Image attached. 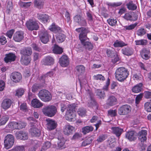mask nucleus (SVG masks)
Returning <instances> with one entry per match:
<instances>
[{
  "instance_id": "f257e3e1",
  "label": "nucleus",
  "mask_w": 151,
  "mask_h": 151,
  "mask_svg": "<svg viewBox=\"0 0 151 151\" xmlns=\"http://www.w3.org/2000/svg\"><path fill=\"white\" fill-rule=\"evenodd\" d=\"M76 31L80 32L79 35V39L82 45L86 49L91 50L93 48L92 44L88 41V39L87 37V34L89 32L87 29L84 27L79 28L76 29Z\"/></svg>"
},
{
  "instance_id": "f03ea898",
  "label": "nucleus",
  "mask_w": 151,
  "mask_h": 151,
  "mask_svg": "<svg viewBox=\"0 0 151 151\" xmlns=\"http://www.w3.org/2000/svg\"><path fill=\"white\" fill-rule=\"evenodd\" d=\"M129 75V72L124 67L118 68L115 72V77L119 81H122L125 80Z\"/></svg>"
},
{
  "instance_id": "7ed1b4c3",
  "label": "nucleus",
  "mask_w": 151,
  "mask_h": 151,
  "mask_svg": "<svg viewBox=\"0 0 151 151\" xmlns=\"http://www.w3.org/2000/svg\"><path fill=\"white\" fill-rule=\"evenodd\" d=\"M75 107V104L70 105L68 106L65 114V118L67 120L70 122L74 121L76 120Z\"/></svg>"
},
{
  "instance_id": "20e7f679",
  "label": "nucleus",
  "mask_w": 151,
  "mask_h": 151,
  "mask_svg": "<svg viewBox=\"0 0 151 151\" xmlns=\"http://www.w3.org/2000/svg\"><path fill=\"white\" fill-rule=\"evenodd\" d=\"M57 111L56 107L53 105L45 106L42 109L43 114L45 115L50 117L54 116L56 113Z\"/></svg>"
},
{
  "instance_id": "39448f33",
  "label": "nucleus",
  "mask_w": 151,
  "mask_h": 151,
  "mask_svg": "<svg viewBox=\"0 0 151 151\" xmlns=\"http://www.w3.org/2000/svg\"><path fill=\"white\" fill-rule=\"evenodd\" d=\"M38 96L42 101L45 102L49 101L52 98L50 93L45 89L40 90L38 93Z\"/></svg>"
},
{
  "instance_id": "423d86ee",
  "label": "nucleus",
  "mask_w": 151,
  "mask_h": 151,
  "mask_svg": "<svg viewBox=\"0 0 151 151\" xmlns=\"http://www.w3.org/2000/svg\"><path fill=\"white\" fill-rule=\"evenodd\" d=\"M76 69L77 75L78 76V79L80 81V84H85L86 83V80L85 79L84 81H82L80 76L83 75L85 70V68L83 65H78L76 66Z\"/></svg>"
},
{
  "instance_id": "0eeeda50",
  "label": "nucleus",
  "mask_w": 151,
  "mask_h": 151,
  "mask_svg": "<svg viewBox=\"0 0 151 151\" xmlns=\"http://www.w3.org/2000/svg\"><path fill=\"white\" fill-rule=\"evenodd\" d=\"M26 25L29 30H37L39 28L38 22L34 20H29L27 22Z\"/></svg>"
},
{
  "instance_id": "6e6552de",
  "label": "nucleus",
  "mask_w": 151,
  "mask_h": 151,
  "mask_svg": "<svg viewBox=\"0 0 151 151\" xmlns=\"http://www.w3.org/2000/svg\"><path fill=\"white\" fill-rule=\"evenodd\" d=\"M14 141L13 136L11 134H9L5 137L4 141V146L7 149H9L13 146Z\"/></svg>"
},
{
  "instance_id": "1a4fd4ad",
  "label": "nucleus",
  "mask_w": 151,
  "mask_h": 151,
  "mask_svg": "<svg viewBox=\"0 0 151 151\" xmlns=\"http://www.w3.org/2000/svg\"><path fill=\"white\" fill-rule=\"evenodd\" d=\"M131 110L132 108L130 106L124 105L118 109V112L120 115H126L130 113Z\"/></svg>"
},
{
  "instance_id": "9d476101",
  "label": "nucleus",
  "mask_w": 151,
  "mask_h": 151,
  "mask_svg": "<svg viewBox=\"0 0 151 151\" xmlns=\"http://www.w3.org/2000/svg\"><path fill=\"white\" fill-rule=\"evenodd\" d=\"M124 18L127 20L135 21L137 20V16L134 12H129L125 14Z\"/></svg>"
},
{
  "instance_id": "9b49d317",
  "label": "nucleus",
  "mask_w": 151,
  "mask_h": 151,
  "mask_svg": "<svg viewBox=\"0 0 151 151\" xmlns=\"http://www.w3.org/2000/svg\"><path fill=\"white\" fill-rule=\"evenodd\" d=\"M29 132L33 136H39L40 134V130L37 127V124L35 123L31 126Z\"/></svg>"
},
{
  "instance_id": "f8f14e48",
  "label": "nucleus",
  "mask_w": 151,
  "mask_h": 151,
  "mask_svg": "<svg viewBox=\"0 0 151 151\" xmlns=\"http://www.w3.org/2000/svg\"><path fill=\"white\" fill-rule=\"evenodd\" d=\"M46 121L47 128L49 130L54 129L56 127L57 124L54 120L48 118L46 119Z\"/></svg>"
},
{
  "instance_id": "ddd939ff",
  "label": "nucleus",
  "mask_w": 151,
  "mask_h": 151,
  "mask_svg": "<svg viewBox=\"0 0 151 151\" xmlns=\"http://www.w3.org/2000/svg\"><path fill=\"white\" fill-rule=\"evenodd\" d=\"M59 63L62 67H66L69 64V61L68 56L66 55H63L60 58Z\"/></svg>"
},
{
  "instance_id": "4468645a",
  "label": "nucleus",
  "mask_w": 151,
  "mask_h": 151,
  "mask_svg": "<svg viewBox=\"0 0 151 151\" xmlns=\"http://www.w3.org/2000/svg\"><path fill=\"white\" fill-rule=\"evenodd\" d=\"M16 136L18 139L22 140H25L28 138L27 133L22 131H19L16 133Z\"/></svg>"
},
{
  "instance_id": "2eb2a0df",
  "label": "nucleus",
  "mask_w": 151,
  "mask_h": 151,
  "mask_svg": "<svg viewBox=\"0 0 151 151\" xmlns=\"http://www.w3.org/2000/svg\"><path fill=\"white\" fill-rule=\"evenodd\" d=\"M24 33L22 31L16 32L13 36L14 40L16 42H19L24 38Z\"/></svg>"
},
{
  "instance_id": "dca6fc26",
  "label": "nucleus",
  "mask_w": 151,
  "mask_h": 151,
  "mask_svg": "<svg viewBox=\"0 0 151 151\" xmlns=\"http://www.w3.org/2000/svg\"><path fill=\"white\" fill-rule=\"evenodd\" d=\"M11 78L13 81L15 82H18L22 79V76L19 73L16 72L12 74Z\"/></svg>"
},
{
  "instance_id": "f3484780",
  "label": "nucleus",
  "mask_w": 151,
  "mask_h": 151,
  "mask_svg": "<svg viewBox=\"0 0 151 151\" xmlns=\"http://www.w3.org/2000/svg\"><path fill=\"white\" fill-rule=\"evenodd\" d=\"M147 131L145 130H142L138 134V138L141 142H144L147 139Z\"/></svg>"
},
{
  "instance_id": "a211bd4d",
  "label": "nucleus",
  "mask_w": 151,
  "mask_h": 151,
  "mask_svg": "<svg viewBox=\"0 0 151 151\" xmlns=\"http://www.w3.org/2000/svg\"><path fill=\"white\" fill-rule=\"evenodd\" d=\"M16 58V57L15 54L12 53H9L6 55L4 60L6 63H11L14 61L15 60Z\"/></svg>"
},
{
  "instance_id": "6ab92c4d",
  "label": "nucleus",
  "mask_w": 151,
  "mask_h": 151,
  "mask_svg": "<svg viewBox=\"0 0 151 151\" xmlns=\"http://www.w3.org/2000/svg\"><path fill=\"white\" fill-rule=\"evenodd\" d=\"M12 103V101L10 99H5L2 103L1 107L4 110H7L10 107Z\"/></svg>"
},
{
  "instance_id": "aec40b11",
  "label": "nucleus",
  "mask_w": 151,
  "mask_h": 151,
  "mask_svg": "<svg viewBox=\"0 0 151 151\" xmlns=\"http://www.w3.org/2000/svg\"><path fill=\"white\" fill-rule=\"evenodd\" d=\"M74 129V127L71 125H66L63 129L64 133L66 135H69L72 134Z\"/></svg>"
},
{
  "instance_id": "412c9836",
  "label": "nucleus",
  "mask_w": 151,
  "mask_h": 151,
  "mask_svg": "<svg viewBox=\"0 0 151 151\" xmlns=\"http://www.w3.org/2000/svg\"><path fill=\"white\" fill-rule=\"evenodd\" d=\"M41 41L44 44L46 43L49 40V36L47 31L42 32L40 35Z\"/></svg>"
},
{
  "instance_id": "4be33fe9",
  "label": "nucleus",
  "mask_w": 151,
  "mask_h": 151,
  "mask_svg": "<svg viewBox=\"0 0 151 151\" xmlns=\"http://www.w3.org/2000/svg\"><path fill=\"white\" fill-rule=\"evenodd\" d=\"M74 20L78 24L82 26H85L86 25V22L85 19L81 17L80 15H76L74 18Z\"/></svg>"
},
{
  "instance_id": "5701e85b",
  "label": "nucleus",
  "mask_w": 151,
  "mask_h": 151,
  "mask_svg": "<svg viewBox=\"0 0 151 151\" xmlns=\"http://www.w3.org/2000/svg\"><path fill=\"white\" fill-rule=\"evenodd\" d=\"M20 52L22 56L28 57L32 54V51L31 47H27L21 50Z\"/></svg>"
},
{
  "instance_id": "b1692460",
  "label": "nucleus",
  "mask_w": 151,
  "mask_h": 151,
  "mask_svg": "<svg viewBox=\"0 0 151 151\" xmlns=\"http://www.w3.org/2000/svg\"><path fill=\"white\" fill-rule=\"evenodd\" d=\"M137 134L135 132L131 131L128 132L126 135V137L130 141H132L136 138Z\"/></svg>"
},
{
  "instance_id": "393cba45",
  "label": "nucleus",
  "mask_w": 151,
  "mask_h": 151,
  "mask_svg": "<svg viewBox=\"0 0 151 151\" xmlns=\"http://www.w3.org/2000/svg\"><path fill=\"white\" fill-rule=\"evenodd\" d=\"M122 53L124 55L129 56L132 55L133 53V50L131 47H127L122 50Z\"/></svg>"
},
{
  "instance_id": "a878e982",
  "label": "nucleus",
  "mask_w": 151,
  "mask_h": 151,
  "mask_svg": "<svg viewBox=\"0 0 151 151\" xmlns=\"http://www.w3.org/2000/svg\"><path fill=\"white\" fill-rule=\"evenodd\" d=\"M37 18L40 21L43 23L47 22L50 19L49 17L47 15L41 14H37Z\"/></svg>"
},
{
  "instance_id": "bb28decb",
  "label": "nucleus",
  "mask_w": 151,
  "mask_h": 151,
  "mask_svg": "<svg viewBox=\"0 0 151 151\" xmlns=\"http://www.w3.org/2000/svg\"><path fill=\"white\" fill-rule=\"evenodd\" d=\"M111 130L113 133L118 137L120 136L123 131V129L118 127H112L111 128Z\"/></svg>"
},
{
  "instance_id": "cd10ccee",
  "label": "nucleus",
  "mask_w": 151,
  "mask_h": 151,
  "mask_svg": "<svg viewBox=\"0 0 151 151\" xmlns=\"http://www.w3.org/2000/svg\"><path fill=\"white\" fill-rule=\"evenodd\" d=\"M31 105L34 108H39L43 106V104L39 100L35 99L32 101Z\"/></svg>"
},
{
  "instance_id": "c85d7f7f",
  "label": "nucleus",
  "mask_w": 151,
  "mask_h": 151,
  "mask_svg": "<svg viewBox=\"0 0 151 151\" xmlns=\"http://www.w3.org/2000/svg\"><path fill=\"white\" fill-rule=\"evenodd\" d=\"M58 148L59 149H62L64 148V146L65 140L64 138L62 137H60L58 138Z\"/></svg>"
},
{
  "instance_id": "c756f323",
  "label": "nucleus",
  "mask_w": 151,
  "mask_h": 151,
  "mask_svg": "<svg viewBox=\"0 0 151 151\" xmlns=\"http://www.w3.org/2000/svg\"><path fill=\"white\" fill-rule=\"evenodd\" d=\"M90 121L91 123H93L97 122V123L94 125L96 127V130H97L99 126L101 124V120L99 119V118L97 116H93L91 119Z\"/></svg>"
},
{
  "instance_id": "7c9ffc66",
  "label": "nucleus",
  "mask_w": 151,
  "mask_h": 151,
  "mask_svg": "<svg viewBox=\"0 0 151 151\" xmlns=\"http://www.w3.org/2000/svg\"><path fill=\"white\" fill-rule=\"evenodd\" d=\"M116 103L117 99L116 98L113 96H109L107 102V105L111 106H112L116 104Z\"/></svg>"
},
{
  "instance_id": "2f4dec72",
  "label": "nucleus",
  "mask_w": 151,
  "mask_h": 151,
  "mask_svg": "<svg viewBox=\"0 0 151 151\" xmlns=\"http://www.w3.org/2000/svg\"><path fill=\"white\" fill-rule=\"evenodd\" d=\"M44 61L45 65H51L53 64L54 59L52 57L48 56L45 58Z\"/></svg>"
},
{
  "instance_id": "473e14b6",
  "label": "nucleus",
  "mask_w": 151,
  "mask_h": 151,
  "mask_svg": "<svg viewBox=\"0 0 151 151\" xmlns=\"http://www.w3.org/2000/svg\"><path fill=\"white\" fill-rule=\"evenodd\" d=\"M143 85L142 83L137 84L132 88V91L135 93H138L140 92L142 88Z\"/></svg>"
},
{
  "instance_id": "72a5a7b5",
  "label": "nucleus",
  "mask_w": 151,
  "mask_h": 151,
  "mask_svg": "<svg viewBox=\"0 0 151 151\" xmlns=\"http://www.w3.org/2000/svg\"><path fill=\"white\" fill-rule=\"evenodd\" d=\"M49 29L51 31L55 33H57L61 32L60 28L57 26H56L54 24H53L49 27Z\"/></svg>"
},
{
  "instance_id": "f704fd0d",
  "label": "nucleus",
  "mask_w": 151,
  "mask_h": 151,
  "mask_svg": "<svg viewBox=\"0 0 151 151\" xmlns=\"http://www.w3.org/2000/svg\"><path fill=\"white\" fill-rule=\"evenodd\" d=\"M30 61L31 59L29 57L21 56V62L22 64L27 65L30 63Z\"/></svg>"
},
{
  "instance_id": "c9c22d12",
  "label": "nucleus",
  "mask_w": 151,
  "mask_h": 151,
  "mask_svg": "<svg viewBox=\"0 0 151 151\" xmlns=\"http://www.w3.org/2000/svg\"><path fill=\"white\" fill-rule=\"evenodd\" d=\"M149 50L147 49H144L142 50V52L141 53L142 57L145 60H147L149 58Z\"/></svg>"
},
{
  "instance_id": "e433bc0d",
  "label": "nucleus",
  "mask_w": 151,
  "mask_h": 151,
  "mask_svg": "<svg viewBox=\"0 0 151 151\" xmlns=\"http://www.w3.org/2000/svg\"><path fill=\"white\" fill-rule=\"evenodd\" d=\"M127 45L126 44L121 40H117L114 43V46L116 47H122Z\"/></svg>"
},
{
  "instance_id": "4c0bfd02",
  "label": "nucleus",
  "mask_w": 151,
  "mask_h": 151,
  "mask_svg": "<svg viewBox=\"0 0 151 151\" xmlns=\"http://www.w3.org/2000/svg\"><path fill=\"white\" fill-rule=\"evenodd\" d=\"M93 140V137H92L86 138V139L82 143V146L84 147L90 144L91 143Z\"/></svg>"
},
{
  "instance_id": "58836bf2",
  "label": "nucleus",
  "mask_w": 151,
  "mask_h": 151,
  "mask_svg": "<svg viewBox=\"0 0 151 151\" xmlns=\"http://www.w3.org/2000/svg\"><path fill=\"white\" fill-rule=\"evenodd\" d=\"M93 129V127L91 126L85 127L82 129V132L84 134H86L92 131Z\"/></svg>"
},
{
  "instance_id": "ea45409f",
  "label": "nucleus",
  "mask_w": 151,
  "mask_h": 151,
  "mask_svg": "<svg viewBox=\"0 0 151 151\" xmlns=\"http://www.w3.org/2000/svg\"><path fill=\"white\" fill-rule=\"evenodd\" d=\"M57 40L59 42H63L65 38V36L64 34L59 33L56 35Z\"/></svg>"
},
{
  "instance_id": "a19ab883",
  "label": "nucleus",
  "mask_w": 151,
  "mask_h": 151,
  "mask_svg": "<svg viewBox=\"0 0 151 151\" xmlns=\"http://www.w3.org/2000/svg\"><path fill=\"white\" fill-rule=\"evenodd\" d=\"M51 146V143L49 142H46L43 143L40 151H45Z\"/></svg>"
},
{
  "instance_id": "79ce46f5",
  "label": "nucleus",
  "mask_w": 151,
  "mask_h": 151,
  "mask_svg": "<svg viewBox=\"0 0 151 151\" xmlns=\"http://www.w3.org/2000/svg\"><path fill=\"white\" fill-rule=\"evenodd\" d=\"M106 53L108 56L112 58L116 54V52L114 51V49L112 48L107 49Z\"/></svg>"
},
{
  "instance_id": "37998d69",
  "label": "nucleus",
  "mask_w": 151,
  "mask_h": 151,
  "mask_svg": "<svg viewBox=\"0 0 151 151\" xmlns=\"http://www.w3.org/2000/svg\"><path fill=\"white\" fill-rule=\"evenodd\" d=\"M126 5L127 8L129 10H135L137 8L136 5L133 4L132 1H129Z\"/></svg>"
},
{
  "instance_id": "c03bdc74",
  "label": "nucleus",
  "mask_w": 151,
  "mask_h": 151,
  "mask_svg": "<svg viewBox=\"0 0 151 151\" xmlns=\"http://www.w3.org/2000/svg\"><path fill=\"white\" fill-rule=\"evenodd\" d=\"M53 53L55 54H61L63 52L62 49L57 45H55L53 50Z\"/></svg>"
},
{
  "instance_id": "a18cd8bd",
  "label": "nucleus",
  "mask_w": 151,
  "mask_h": 151,
  "mask_svg": "<svg viewBox=\"0 0 151 151\" xmlns=\"http://www.w3.org/2000/svg\"><path fill=\"white\" fill-rule=\"evenodd\" d=\"M68 103L65 101H63L60 103L61 110L62 112H64L67 108L68 109Z\"/></svg>"
},
{
  "instance_id": "49530a36",
  "label": "nucleus",
  "mask_w": 151,
  "mask_h": 151,
  "mask_svg": "<svg viewBox=\"0 0 151 151\" xmlns=\"http://www.w3.org/2000/svg\"><path fill=\"white\" fill-rule=\"evenodd\" d=\"M8 127L12 130L18 129V123L15 122H10L8 124Z\"/></svg>"
},
{
  "instance_id": "de8ad7c7",
  "label": "nucleus",
  "mask_w": 151,
  "mask_h": 151,
  "mask_svg": "<svg viewBox=\"0 0 151 151\" xmlns=\"http://www.w3.org/2000/svg\"><path fill=\"white\" fill-rule=\"evenodd\" d=\"M9 118L7 116H3L0 119V126L5 124L8 121Z\"/></svg>"
},
{
  "instance_id": "09e8293b",
  "label": "nucleus",
  "mask_w": 151,
  "mask_h": 151,
  "mask_svg": "<svg viewBox=\"0 0 151 151\" xmlns=\"http://www.w3.org/2000/svg\"><path fill=\"white\" fill-rule=\"evenodd\" d=\"M77 112L78 115L82 117L86 115V110L83 108H80Z\"/></svg>"
},
{
  "instance_id": "8fccbe9b",
  "label": "nucleus",
  "mask_w": 151,
  "mask_h": 151,
  "mask_svg": "<svg viewBox=\"0 0 151 151\" xmlns=\"http://www.w3.org/2000/svg\"><path fill=\"white\" fill-rule=\"evenodd\" d=\"M96 95L100 98H104L105 97V93L99 89H97L96 91Z\"/></svg>"
},
{
  "instance_id": "3c124183",
  "label": "nucleus",
  "mask_w": 151,
  "mask_h": 151,
  "mask_svg": "<svg viewBox=\"0 0 151 151\" xmlns=\"http://www.w3.org/2000/svg\"><path fill=\"white\" fill-rule=\"evenodd\" d=\"M145 109L147 111L151 112V101H148L145 103Z\"/></svg>"
},
{
  "instance_id": "603ef678",
  "label": "nucleus",
  "mask_w": 151,
  "mask_h": 151,
  "mask_svg": "<svg viewBox=\"0 0 151 151\" xmlns=\"http://www.w3.org/2000/svg\"><path fill=\"white\" fill-rule=\"evenodd\" d=\"M35 4L38 8L40 9L43 6V2L41 0H36L35 2Z\"/></svg>"
},
{
  "instance_id": "864d4df0",
  "label": "nucleus",
  "mask_w": 151,
  "mask_h": 151,
  "mask_svg": "<svg viewBox=\"0 0 151 151\" xmlns=\"http://www.w3.org/2000/svg\"><path fill=\"white\" fill-rule=\"evenodd\" d=\"M146 30L142 28H141L138 30L137 32V35L139 36H142L145 34Z\"/></svg>"
},
{
  "instance_id": "5fc2aeb1",
  "label": "nucleus",
  "mask_w": 151,
  "mask_h": 151,
  "mask_svg": "<svg viewBox=\"0 0 151 151\" xmlns=\"http://www.w3.org/2000/svg\"><path fill=\"white\" fill-rule=\"evenodd\" d=\"M137 45H145L147 44V41L145 40H141L135 41Z\"/></svg>"
},
{
  "instance_id": "6e6d98bb",
  "label": "nucleus",
  "mask_w": 151,
  "mask_h": 151,
  "mask_svg": "<svg viewBox=\"0 0 151 151\" xmlns=\"http://www.w3.org/2000/svg\"><path fill=\"white\" fill-rule=\"evenodd\" d=\"M24 90L22 88L18 89L16 91V96L18 97L21 96L24 93Z\"/></svg>"
},
{
  "instance_id": "4d7b16f0",
  "label": "nucleus",
  "mask_w": 151,
  "mask_h": 151,
  "mask_svg": "<svg viewBox=\"0 0 151 151\" xmlns=\"http://www.w3.org/2000/svg\"><path fill=\"white\" fill-rule=\"evenodd\" d=\"M137 24V23H135L129 25L125 26L124 28L126 30H132L134 29L136 26Z\"/></svg>"
},
{
  "instance_id": "13d9d810",
  "label": "nucleus",
  "mask_w": 151,
  "mask_h": 151,
  "mask_svg": "<svg viewBox=\"0 0 151 151\" xmlns=\"http://www.w3.org/2000/svg\"><path fill=\"white\" fill-rule=\"evenodd\" d=\"M108 24L112 26H115L116 23L117 21L116 19H109L107 20Z\"/></svg>"
},
{
  "instance_id": "bf43d9fd",
  "label": "nucleus",
  "mask_w": 151,
  "mask_h": 151,
  "mask_svg": "<svg viewBox=\"0 0 151 151\" xmlns=\"http://www.w3.org/2000/svg\"><path fill=\"white\" fill-rule=\"evenodd\" d=\"M13 8L12 4L11 2H9L7 5V10L6 12L9 13Z\"/></svg>"
},
{
  "instance_id": "052dcab7",
  "label": "nucleus",
  "mask_w": 151,
  "mask_h": 151,
  "mask_svg": "<svg viewBox=\"0 0 151 151\" xmlns=\"http://www.w3.org/2000/svg\"><path fill=\"white\" fill-rule=\"evenodd\" d=\"M133 78L134 80H141L142 79V76L139 73L135 74L133 75Z\"/></svg>"
},
{
  "instance_id": "680f3d73",
  "label": "nucleus",
  "mask_w": 151,
  "mask_h": 151,
  "mask_svg": "<svg viewBox=\"0 0 151 151\" xmlns=\"http://www.w3.org/2000/svg\"><path fill=\"white\" fill-rule=\"evenodd\" d=\"M116 110H110L108 111V114L111 116H114L116 115Z\"/></svg>"
},
{
  "instance_id": "e2e57ef3",
  "label": "nucleus",
  "mask_w": 151,
  "mask_h": 151,
  "mask_svg": "<svg viewBox=\"0 0 151 151\" xmlns=\"http://www.w3.org/2000/svg\"><path fill=\"white\" fill-rule=\"evenodd\" d=\"M110 83V80L109 78H108L106 83V85L104 86L103 88V90L104 91H107L108 89V87Z\"/></svg>"
},
{
  "instance_id": "0e129e2a",
  "label": "nucleus",
  "mask_w": 151,
  "mask_h": 151,
  "mask_svg": "<svg viewBox=\"0 0 151 151\" xmlns=\"http://www.w3.org/2000/svg\"><path fill=\"white\" fill-rule=\"evenodd\" d=\"M106 138V136L105 135L102 134L97 139V141L101 142L104 141Z\"/></svg>"
},
{
  "instance_id": "69168bd1",
  "label": "nucleus",
  "mask_w": 151,
  "mask_h": 151,
  "mask_svg": "<svg viewBox=\"0 0 151 151\" xmlns=\"http://www.w3.org/2000/svg\"><path fill=\"white\" fill-rule=\"evenodd\" d=\"M112 59V62L114 63H116L119 60V58L117 53L114 55Z\"/></svg>"
},
{
  "instance_id": "338daca9",
  "label": "nucleus",
  "mask_w": 151,
  "mask_h": 151,
  "mask_svg": "<svg viewBox=\"0 0 151 151\" xmlns=\"http://www.w3.org/2000/svg\"><path fill=\"white\" fill-rule=\"evenodd\" d=\"M94 78L96 80H99L103 81L104 80V78L103 76L101 74H98L93 76Z\"/></svg>"
},
{
  "instance_id": "774afa93",
  "label": "nucleus",
  "mask_w": 151,
  "mask_h": 151,
  "mask_svg": "<svg viewBox=\"0 0 151 151\" xmlns=\"http://www.w3.org/2000/svg\"><path fill=\"white\" fill-rule=\"evenodd\" d=\"M5 86V82L2 80L0 81V91H2L4 89Z\"/></svg>"
}]
</instances>
